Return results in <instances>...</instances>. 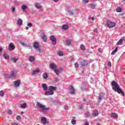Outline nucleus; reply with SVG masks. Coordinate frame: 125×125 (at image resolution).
<instances>
[{
  "label": "nucleus",
  "instance_id": "obj_1",
  "mask_svg": "<svg viewBox=\"0 0 125 125\" xmlns=\"http://www.w3.org/2000/svg\"><path fill=\"white\" fill-rule=\"evenodd\" d=\"M111 85L112 86L113 90H114L116 92H118V93H121L122 95H125V92L122 90L120 85H119V84L117 82L112 81L111 82Z\"/></svg>",
  "mask_w": 125,
  "mask_h": 125
},
{
  "label": "nucleus",
  "instance_id": "obj_2",
  "mask_svg": "<svg viewBox=\"0 0 125 125\" xmlns=\"http://www.w3.org/2000/svg\"><path fill=\"white\" fill-rule=\"evenodd\" d=\"M56 87L53 86H49L48 87V91L45 92V95H52L54 94L55 90H56Z\"/></svg>",
  "mask_w": 125,
  "mask_h": 125
},
{
  "label": "nucleus",
  "instance_id": "obj_3",
  "mask_svg": "<svg viewBox=\"0 0 125 125\" xmlns=\"http://www.w3.org/2000/svg\"><path fill=\"white\" fill-rule=\"evenodd\" d=\"M37 106L39 109H41L42 112H44L45 111H46L49 109L48 107H46L45 105L41 104V103L37 102Z\"/></svg>",
  "mask_w": 125,
  "mask_h": 125
},
{
  "label": "nucleus",
  "instance_id": "obj_4",
  "mask_svg": "<svg viewBox=\"0 0 125 125\" xmlns=\"http://www.w3.org/2000/svg\"><path fill=\"white\" fill-rule=\"evenodd\" d=\"M106 24L108 28H114L116 26V23L111 21H107L106 22Z\"/></svg>",
  "mask_w": 125,
  "mask_h": 125
},
{
  "label": "nucleus",
  "instance_id": "obj_5",
  "mask_svg": "<svg viewBox=\"0 0 125 125\" xmlns=\"http://www.w3.org/2000/svg\"><path fill=\"white\" fill-rule=\"evenodd\" d=\"M8 49L10 51H12V50H14V49H15V45H14V44L12 42H11L8 45Z\"/></svg>",
  "mask_w": 125,
  "mask_h": 125
},
{
  "label": "nucleus",
  "instance_id": "obj_6",
  "mask_svg": "<svg viewBox=\"0 0 125 125\" xmlns=\"http://www.w3.org/2000/svg\"><path fill=\"white\" fill-rule=\"evenodd\" d=\"M33 47L34 48H35V49H38L39 51H40V52H41V49H40V48H39V47L40 46V44H39V42H33Z\"/></svg>",
  "mask_w": 125,
  "mask_h": 125
},
{
  "label": "nucleus",
  "instance_id": "obj_7",
  "mask_svg": "<svg viewBox=\"0 0 125 125\" xmlns=\"http://www.w3.org/2000/svg\"><path fill=\"white\" fill-rule=\"evenodd\" d=\"M50 40L51 41L53 45L56 44V38L54 36H51L50 37Z\"/></svg>",
  "mask_w": 125,
  "mask_h": 125
},
{
  "label": "nucleus",
  "instance_id": "obj_8",
  "mask_svg": "<svg viewBox=\"0 0 125 125\" xmlns=\"http://www.w3.org/2000/svg\"><path fill=\"white\" fill-rule=\"evenodd\" d=\"M67 10L69 15H74V14H75V11H76V10H72L70 7H67Z\"/></svg>",
  "mask_w": 125,
  "mask_h": 125
},
{
  "label": "nucleus",
  "instance_id": "obj_9",
  "mask_svg": "<svg viewBox=\"0 0 125 125\" xmlns=\"http://www.w3.org/2000/svg\"><path fill=\"white\" fill-rule=\"evenodd\" d=\"M41 123L42 124V125H46V124H47V120H46L45 117H42Z\"/></svg>",
  "mask_w": 125,
  "mask_h": 125
},
{
  "label": "nucleus",
  "instance_id": "obj_10",
  "mask_svg": "<svg viewBox=\"0 0 125 125\" xmlns=\"http://www.w3.org/2000/svg\"><path fill=\"white\" fill-rule=\"evenodd\" d=\"M39 73H40V69H39V68H37L32 72V75L33 76H35V75H38Z\"/></svg>",
  "mask_w": 125,
  "mask_h": 125
},
{
  "label": "nucleus",
  "instance_id": "obj_11",
  "mask_svg": "<svg viewBox=\"0 0 125 125\" xmlns=\"http://www.w3.org/2000/svg\"><path fill=\"white\" fill-rule=\"evenodd\" d=\"M69 88L70 90V93L74 94V93H75V89H74V87L72 86H69Z\"/></svg>",
  "mask_w": 125,
  "mask_h": 125
},
{
  "label": "nucleus",
  "instance_id": "obj_12",
  "mask_svg": "<svg viewBox=\"0 0 125 125\" xmlns=\"http://www.w3.org/2000/svg\"><path fill=\"white\" fill-rule=\"evenodd\" d=\"M124 41H125V37H123L117 42V45H120L121 43H123Z\"/></svg>",
  "mask_w": 125,
  "mask_h": 125
},
{
  "label": "nucleus",
  "instance_id": "obj_13",
  "mask_svg": "<svg viewBox=\"0 0 125 125\" xmlns=\"http://www.w3.org/2000/svg\"><path fill=\"white\" fill-rule=\"evenodd\" d=\"M57 67V66H56V64H55V63H53L50 64V69H52L53 70L56 69Z\"/></svg>",
  "mask_w": 125,
  "mask_h": 125
},
{
  "label": "nucleus",
  "instance_id": "obj_14",
  "mask_svg": "<svg viewBox=\"0 0 125 125\" xmlns=\"http://www.w3.org/2000/svg\"><path fill=\"white\" fill-rule=\"evenodd\" d=\"M42 40L44 42H46L47 39L46 38V36H45V34L44 33L42 34Z\"/></svg>",
  "mask_w": 125,
  "mask_h": 125
},
{
  "label": "nucleus",
  "instance_id": "obj_15",
  "mask_svg": "<svg viewBox=\"0 0 125 125\" xmlns=\"http://www.w3.org/2000/svg\"><path fill=\"white\" fill-rule=\"evenodd\" d=\"M42 86L43 89V90H47V85L45 83H42Z\"/></svg>",
  "mask_w": 125,
  "mask_h": 125
},
{
  "label": "nucleus",
  "instance_id": "obj_16",
  "mask_svg": "<svg viewBox=\"0 0 125 125\" xmlns=\"http://www.w3.org/2000/svg\"><path fill=\"white\" fill-rule=\"evenodd\" d=\"M11 75L12 77L15 78V77H16L17 76V72L15 70H13L12 71Z\"/></svg>",
  "mask_w": 125,
  "mask_h": 125
},
{
  "label": "nucleus",
  "instance_id": "obj_17",
  "mask_svg": "<svg viewBox=\"0 0 125 125\" xmlns=\"http://www.w3.org/2000/svg\"><path fill=\"white\" fill-rule=\"evenodd\" d=\"M3 56L5 59H6V60H8L9 59V56L5 53L3 54Z\"/></svg>",
  "mask_w": 125,
  "mask_h": 125
},
{
  "label": "nucleus",
  "instance_id": "obj_18",
  "mask_svg": "<svg viewBox=\"0 0 125 125\" xmlns=\"http://www.w3.org/2000/svg\"><path fill=\"white\" fill-rule=\"evenodd\" d=\"M111 116L114 119H117L118 118V115L114 112L111 113Z\"/></svg>",
  "mask_w": 125,
  "mask_h": 125
},
{
  "label": "nucleus",
  "instance_id": "obj_19",
  "mask_svg": "<svg viewBox=\"0 0 125 125\" xmlns=\"http://www.w3.org/2000/svg\"><path fill=\"white\" fill-rule=\"evenodd\" d=\"M86 65H87V63L85 61L81 62V67H84V66H86Z\"/></svg>",
  "mask_w": 125,
  "mask_h": 125
},
{
  "label": "nucleus",
  "instance_id": "obj_20",
  "mask_svg": "<svg viewBox=\"0 0 125 125\" xmlns=\"http://www.w3.org/2000/svg\"><path fill=\"white\" fill-rule=\"evenodd\" d=\"M15 86H19L20 85V80H18L15 82Z\"/></svg>",
  "mask_w": 125,
  "mask_h": 125
},
{
  "label": "nucleus",
  "instance_id": "obj_21",
  "mask_svg": "<svg viewBox=\"0 0 125 125\" xmlns=\"http://www.w3.org/2000/svg\"><path fill=\"white\" fill-rule=\"evenodd\" d=\"M29 60L30 62H34L35 61V57L30 56L29 58Z\"/></svg>",
  "mask_w": 125,
  "mask_h": 125
},
{
  "label": "nucleus",
  "instance_id": "obj_22",
  "mask_svg": "<svg viewBox=\"0 0 125 125\" xmlns=\"http://www.w3.org/2000/svg\"><path fill=\"white\" fill-rule=\"evenodd\" d=\"M11 61L12 62H14V63H16L17 61H18V59L16 58H11Z\"/></svg>",
  "mask_w": 125,
  "mask_h": 125
},
{
  "label": "nucleus",
  "instance_id": "obj_23",
  "mask_svg": "<svg viewBox=\"0 0 125 125\" xmlns=\"http://www.w3.org/2000/svg\"><path fill=\"white\" fill-rule=\"evenodd\" d=\"M68 28H69V27L68 26V25L66 24H64L62 26V29L63 30H67Z\"/></svg>",
  "mask_w": 125,
  "mask_h": 125
},
{
  "label": "nucleus",
  "instance_id": "obj_24",
  "mask_svg": "<svg viewBox=\"0 0 125 125\" xmlns=\"http://www.w3.org/2000/svg\"><path fill=\"white\" fill-rule=\"evenodd\" d=\"M103 97H104V95H100V96L98 98L99 102H101V101L102 100V99H103Z\"/></svg>",
  "mask_w": 125,
  "mask_h": 125
},
{
  "label": "nucleus",
  "instance_id": "obj_25",
  "mask_svg": "<svg viewBox=\"0 0 125 125\" xmlns=\"http://www.w3.org/2000/svg\"><path fill=\"white\" fill-rule=\"evenodd\" d=\"M22 23H23V21H22V20L19 19L18 21V22H17L18 25H20V26H21V25H22Z\"/></svg>",
  "mask_w": 125,
  "mask_h": 125
},
{
  "label": "nucleus",
  "instance_id": "obj_26",
  "mask_svg": "<svg viewBox=\"0 0 125 125\" xmlns=\"http://www.w3.org/2000/svg\"><path fill=\"white\" fill-rule=\"evenodd\" d=\"M117 51H118V47H116L115 50L112 51L111 53L112 55H114V54H115V53H116V52H117Z\"/></svg>",
  "mask_w": 125,
  "mask_h": 125
},
{
  "label": "nucleus",
  "instance_id": "obj_27",
  "mask_svg": "<svg viewBox=\"0 0 125 125\" xmlns=\"http://www.w3.org/2000/svg\"><path fill=\"white\" fill-rule=\"evenodd\" d=\"M63 52L61 51H59L58 52V55H59V56H63Z\"/></svg>",
  "mask_w": 125,
  "mask_h": 125
},
{
  "label": "nucleus",
  "instance_id": "obj_28",
  "mask_svg": "<svg viewBox=\"0 0 125 125\" xmlns=\"http://www.w3.org/2000/svg\"><path fill=\"white\" fill-rule=\"evenodd\" d=\"M21 108H26L27 107V104L26 103H24L23 104H21Z\"/></svg>",
  "mask_w": 125,
  "mask_h": 125
},
{
  "label": "nucleus",
  "instance_id": "obj_29",
  "mask_svg": "<svg viewBox=\"0 0 125 125\" xmlns=\"http://www.w3.org/2000/svg\"><path fill=\"white\" fill-rule=\"evenodd\" d=\"M35 7L40 9L42 8V6H41V4L37 3L35 4Z\"/></svg>",
  "mask_w": 125,
  "mask_h": 125
},
{
  "label": "nucleus",
  "instance_id": "obj_30",
  "mask_svg": "<svg viewBox=\"0 0 125 125\" xmlns=\"http://www.w3.org/2000/svg\"><path fill=\"white\" fill-rule=\"evenodd\" d=\"M42 77H43V79H47V77L48 76H47V74L43 73L42 75Z\"/></svg>",
  "mask_w": 125,
  "mask_h": 125
},
{
  "label": "nucleus",
  "instance_id": "obj_31",
  "mask_svg": "<svg viewBox=\"0 0 125 125\" xmlns=\"http://www.w3.org/2000/svg\"><path fill=\"white\" fill-rule=\"evenodd\" d=\"M98 114H99L98 110H95L94 112V116L97 117V116H98Z\"/></svg>",
  "mask_w": 125,
  "mask_h": 125
},
{
  "label": "nucleus",
  "instance_id": "obj_32",
  "mask_svg": "<svg viewBox=\"0 0 125 125\" xmlns=\"http://www.w3.org/2000/svg\"><path fill=\"white\" fill-rule=\"evenodd\" d=\"M55 73L56 74V75H58L59 74L60 70L59 69H55L54 70Z\"/></svg>",
  "mask_w": 125,
  "mask_h": 125
},
{
  "label": "nucleus",
  "instance_id": "obj_33",
  "mask_svg": "<svg viewBox=\"0 0 125 125\" xmlns=\"http://www.w3.org/2000/svg\"><path fill=\"white\" fill-rule=\"evenodd\" d=\"M80 48L82 50H84L85 49V47H84V45L83 44H81L80 46Z\"/></svg>",
  "mask_w": 125,
  "mask_h": 125
},
{
  "label": "nucleus",
  "instance_id": "obj_34",
  "mask_svg": "<svg viewBox=\"0 0 125 125\" xmlns=\"http://www.w3.org/2000/svg\"><path fill=\"white\" fill-rule=\"evenodd\" d=\"M116 11L117 12H122V8H121L120 7H118V8H117Z\"/></svg>",
  "mask_w": 125,
  "mask_h": 125
},
{
  "label": "nucleus",
  "instance_id": "obj_35",
  "mask_svg": "<svg viewBox=\"0 0 125 125\" xmlns=\"http://www.w3.org/2000/svg\"><path fill=\"white\" fill-rule=\"evenodd\" d=\"M27 8V6L25 5H23L21 6V9H22V10H25V9H26Z\"/></svg>",
  "mask_w": 125,
  "mask_h": 125
},
{
  "label": "nucleus",
  "instance_id": "obj_36",
  "mask_svg": "<svg viewBox=\"0 0 125 125\" xmlns=\"http://www.w3.org/2000/svg\"><path fill=\"white\" fill-rule=\"evenodd\" d=\"M66 44H67V45H70V44H71V42H70V41L66 40Z\"/></svg>",
  "mask_w": 125,
  "mask_h": 125
},
{
  "label": "nucleus",
  "instance_id": "obj_37",
  "mask_svg": "<svg viewBox=\"0 0 125 125\" xmlns=\"http://www.w3.org/2000/svg\"><path fill=\"white\" fill-rule=\"evenodd\" d=\"M4 95V93H3V91H0V96H3Z\"/></svg>",
  "mask_w": 125,
  "mask_h": 125
},
{
  "label": "nucleus",
  "instance_id": "obj_38",
  "mask_svg": "<svg viewBox=\"0 0 125 125\" xmlns=\"http://www.w3.org/2000/svg\"><path fill=\"white\" fill-rule=\"evenodd\" d=\"M72 125H75L76 124V120L73 119L71 121Z\"/></svg>",
  "mask_w": 125,
  "mask_h": 125
},
{
  "label": "nucleus",
  "instance_id": "obj_39",
  "mask_svg": "<svg viewBox=\"0 0 125 125\" xmlns=\"http://www.w3.org/2000/svg\"><path fill=\"white\" fill-rule=\"evenodd\" d=\"M88 1H89V0H83V2L84 3H87V2H88Z\"/></svg>",
  "mask_w": 125,
  "mask_h": 125
},
{
  "label": "nucleus",
  "instance_id": "obj_40",
  "mask_svg": "<svg viewBox=\"0 0 125 125\" xmlns=\"http://www.w3.org/2000/svg\"><path fill=\"white\" fill-rule=\"evenodd\" d=\"M16 120H21V117L20 116H17Z\"/></svg>",
  "mask_w": 125,
  "mask_h": 125
},
{
  "label": "nucleus",
  "instance_id": "obj_41",
  "mask_svg": "<svg viewBox=\"0 0 125 125\" xmlns=\"http://www.w3.org/2000/svg\"><path fill=\"white\" fill-rule=\"evenodd\" d=\"M8 114H9V115H12V111L11 110H8Z\"/></svg>",
  "mask_w": 125,
  "mask_h": 125
},
{
  "label": "nucleus",
  "instance_id": "obj_42",
  "mask_svg": "<svg viewBox=\"0 0 125 125\" xmlns=\"http://www.w3.org/2000/svg\"><path fill=\"white\" fill-rule=\"evenodd\" d=\"M85 116H86V117H89V113L87 112V113H85Z\"/></svg>",
  "mask_w": 125,
  "mask_h": 125
},
{
  "label": "nucleus",
  "instance_id": "obj_43",
  "mask_svg": "<svg viewBox=\"0 0 125 125\" xmlns=\"http://www.w3.org/2000/svg\"><path fill=\"white\" fill-rule=\"evenodd\" d=\"M84 125H89V123H88V122H85L84 123Z\"/></svg>",
  "mask_w": 125,
  "mask_h": 125
},
{
  "label": "nucleus",
  "instance_id": "obj_44",
  "mask_svg": "<svg viewBox=\"0 0 125 125\" xmlns=\"http://www.w3.org/2000/svg\"><path fill=\"white\" fill-rule=\"evenodd\" d=\"M107 66H108L109 67H111V62H109L107 63Z\"/></svg>",
  "mask_w": 125,
  "mask_h": 125
},
{
  "label": "nucleus",
  "instance_id": "obj_45",
  "mask_svg": "<svg viewBox=\"0 0 125 125\" xmlns=\"http://www.w3.org/2000/svg\"><path fill=\"white\" fill-rule=\"evenodd\" d=\"M75 68H78L79 67V64H78V63H76L75 64Z\"/></svg>",
  "mask_w": 125,
  "mask_h": 125
},
{
  "label": "nucleus",
  "instance_id": "obj_46",
  "mask_svg": "<svg viewBox=\"0 0 125 125\" xmlns=\"http://www.w3.org/2000/svg\"><path fill=\"white\" fill-rule=\"evenodd\" d=\"M98 51L99 52H100V53H102V50H101V48H99Z\"/></svg>",
  "mask_w": 125,
  "mask_h": 125
},
{
  "label": "nucleus",
  "instance_id": "obj_47",
  "mask_svg": "<svg viewBox=\"0 0 125 125\" xmlns=\"http://www.w3.org/2000/svg\"><path fill=\"white\" fill-rule=\"evenodd\" d=\"M12 125H20L18 124L17 123H12Z\"/></svg>",
  "mask_w": 125,
  "mask_h": 125
},
{
  "label": "nucleus",
  "instance_id": "obj_48",
  "mask_svg": "<svg viewBox=\"0 0 125 125\" xmlns=\"http://www.w3.org/2000/svg\"><path fill=\"white\" fill-rule=\"evenodd\" d=\"M27 26H28V27H32V23H28Z\"/></svg>",
  "mask_w": 125,
  "mask_h": 125
},
{
  "label": "nucleus",
  "instance_id": "obj_49",
  "mask_svg": "<svg viewBox=\"0 0 125 125\" xmlns=\"http://www.w3.org/2000/svg\"><path fill=\"white\" fill-rule=\"evenodd\" d=\"M12 11L13 12H14V11H15V7H12Z\"/></svg>",
  "mask_w": 125,
  "mask_h": 125
},
{
  "label": "nucleus",
  "instance_id": "obj_50",
  "mask_svg": "<svg viewBox=\"0 0 125 125\" xmlns=\"http://www.w3.org/2000/svg\"><path fill=\"white\" fill-rule=\"evenodd\" d=\"M91 8H92V9H94V5L93 4H91Z\"/></svg>",
  "mask_w": 125,
  "mask_h": 125
},
{
  "label": "nucleus",
  "instance_id": "obj_51",
  "mask_svg": "<svg viewBox=\"0 0 125 125\" xmlns=\"http://www.w3.org/2000/svg\"><path fill=\"white\" fill-rule=\"evenodd\" d=\"M64 109H65V110H67V109H68V106L67 105H65L64 106Z\"/></svg>",
  "mask_w": 125,
  "mask_h": 125
},
{
  "label": "nucleus",
  "instance_id": "obj_52",
  "mask_svg": "<svg viewBox=\"0 0 125 125\" xmlns=\"http://www.w3.org/2000/svg\"><path fill=\"white\" fill-rule=\"evenodd\" d=\"M0 52L1 53L2 52V48L0 47Z\"/></svg>",
  "mask_w": 125,
  "mask_h": 125
},
{
  "label": "nucleus",
  "instance_id": "obj_53",
  "mask_svg": "<svg viewBox=\"0 0 125 125\" xmlns=\"http://www.w3.org/2000/svg\"><path fill=\"white\" fill-rule=\"evenodd\" d=\"M91 20L92 21H93L94 20V17H93L92 18H91Z\"/></svg>",
  "mask_w": 125,
  "mask_h": 125
},
{
  "label": "nucleus",
  "instance_id": "obj_54",
  "mask_svg": "<svg viewBox=\"0 0 125 125\" xmlns=\"http://www.w3.org/2000/svg\"><path fill=\"white\" fill-rule=\"evenodd\" d=\"M59 0H54V1L55 2H57V1H58Z\"/></svg>",
  "mask_w": 125,
  "mask_h": 125
},
{
  "label": "nucleus",
  "instance_id": "obj_55",
  "mask_svg": "<svg viewBox=\"0 0 125 125\" xmlns=\"http://www.w3.org/2000/svg\"><path fill=\"white\" fill-rule=\"evenodd\" d=\"M21 43L22 45H24V43L23 42H21Z\"/></svg>",
  "mask_w": 125,
  "mask_h": 125
},
{
  "label": "nucleus",
  "instance_id": "obj_56",
  "mask_svg": "<svg viewBox=\"0 0 125 125\" xmlns=\"http://www.w3.org/2000/svg\"><path fill=\"white\" fill-rule=\"evenodd\" d=\"M94 32L95 33H97V29H95Z\"/></svg>",
  "mask_w": 125,
  "mask_h": 125
},
{
  "label": "nucleus",
  "instance_id": "obj_57",
  "mask_svg": "<svg viewBox=\"0 0 125 125\" xmlns=\"http://www.w3.org/2000/svg\"><path fill=\"white\" fill-rule=\"evenodd\" d=\"M26 30H29V27H26Z\"/></svg>",
  "mask_w": 125,
  "mask_h": 125
},
{
  "label": "nucleus",
  "instance_id": "obj_58",
  "mask_svg": "<svg viewBox=\"0 0 125 125\" xmlns=\"http://www.w3.org/2000/svg\"><path fill=\"white\" fill-rule=\"evenodd\" d=\"M83 101H85V98L83 99Z\"/></svg>",
  "mask_w": 125,
  "mask_h": 125
},
{
  "label": "nucleus",
  "instance_id": "obj_59",
  "mask_svg": "<svg viewBox=\"0 0 125 125\" xmlns=\"http://www.w3.org/2000/svg\"><path fill=\"white\" fill-rule=\"evenodd\" d=\"M96 125H101V124H96Z\"/></svg>",
  "mask_w": 125,
  "mask_h": 125
},
{
  "label": "nucleus",
  "instance_id": "obj_60",
  "mask_svg": "<svg viewBox=\"0 0 125 125\" xmlns=\"http://www.w3.org/2000/svg\"><path fill=\"white\" fill-rule=\"evenodd\" d=\"M5 76L6 78H9V77L6 76V75H5Z\"/></svg>",
  "mask_w": 125,
  "mask_h": 125
},
{
  "label": "nucleus",
  "instance_id": "obj_61",
  "mask_svg": "<svg viewBox=\"0 0 125 125\" xmlns=\"http://www.w3.org/2000/svg\"><path fill=\"white\" fill-rule=\"evenodd\" d=\"M80 109H83V107L80 106Z\"/></svg>",
  "mask_w": 125,
  "mask_h": 125
},
{
  "label": "nucleus",
  "instance_id": "obj_62",
  "mask_svg": "<svg viewBox=\"0 0 125 125\" xmlns=\"http://www.w3.org/2000/svg\"><path fill=\"white\" fill-rule=\"evenodd\" d=\"M23 112H21V114H23Z\"/></svg>",
  "mask_w": 125,
  "mask_h": 125
}]
</instances>
